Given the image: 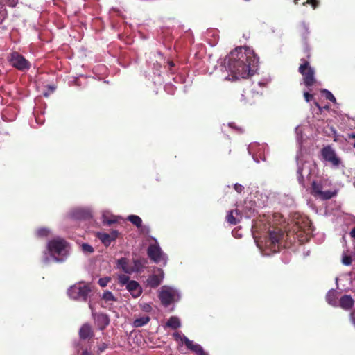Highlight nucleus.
Instances as JSON below:
<instances>
[{"mask_svg":"<svg viewBox=\"0 0 355 355\" xmlns=\"http://www.w3.org/2000/svg\"><path fill=\"white\" fill-rule=\"evenodd\" d=\"M227 70L235 78H246L253 75L258 58L249 47H236L227 56Z\"/></svg>","mask_w":355,"mask_h":355,"instance_id":"obj_1","label":"nucleus"},{"mask_svg":"<svg viewBox=\"0 0 355 355\" xmlns=\"http://www.w3.org/2000/svg\"><path fill=\"white\" fill-rule=\"evenodd\" d=\"M288 236V234L278 227H273L268 232V236L266 240V246L272 252H277L282 246L286 247L284 243Z\"/></svg>","mask_w":355,"mask_h":355,"instance_id":"obj_2","label":"nucleus"},{"mask_svg":"<svg viewBox=\"0 0 355 355\" xmlns=\"http://www.w3.org/2000/svg\"><path fill=\"white\" fill-rule=\"evenodd\" d=\"M300 61L302 63L299 66L298 71L302 76L303 83L307 87H312L316 83L315 70L306 59L302 58Z\"/></svg>","mask_w":355,"mask_h":355,"instance_id":"obj_3","label":"nucleus"},{"mask_svg":"<svg viewBox=\"0 0 355 355\" xmlns=\"http://www.w3.org/2000/svg\"><path fill=\"white\" fill-rule=\"evenodd\" d=\"M91 289L89 286L74 284L68 289V295L74 300L86 302Z\"/></svg>","mask_w":355,"mask_h":355,"instance_id":"obj_4","label":"nucleus"},{"mask_svg":"<svg viewBox=\"0 0 355 355\" xmlns=\"http://www.w3.org/2000/svg\"><path fill=\"white\" fill-rule=\"evenodd\" d=\"M158 297L162 305L166 307L172 304L175 299H180L179 293L176 290L165 286L161 288Z\"/></svg>","mask_w":355,"mask_h":355,"instance_id":"obj_5","label":"nucleus"},{"mask_svg":"<svg viewBox=\"0 0 355 355\" xmlns=\"http://www.w3.org/2000/svg\"><path fill=\"white\" fill-rule=\"evenodd\" d=\"M8 61L15 69L24 71L31 68V63L21 54L14 51L9 55Z\"/></svg>","mask_w":355,"mask_h":355,"instance_id":"obj_6","label":"nucleus"},{"mask_svg":"<svg viewBox=\"0 0 355 355\" xmlns=\"http://www.w3.org/2000/svg\"><path fill=\"white\" fill-rule=\"evenodd\" d=\"M322 184L313 181L311 187V193L315 197H319L322 200H329L336 196V193L331 191H322Z\"/></svg>","mask_w":355,"mask_h":355,"instance_id":"obj_7","label":"nucleus"},{"mask_svg":"<svg viewBox=\"0 0 355 355\" xmlns=\"http://www.w3.org/2000/svg\"><path fill=\"white\" fill-rule=\"evenodd\" d=\"M67 243L61 238H56L48 243V250L52 256L61 255L67 247Z\"/></svg>","mask_w":355,"mask_h":355,"instance_id":"obj_8","label":"nucleus"},{"mask_svg":"<svg viewBox=\"0 0 355 355\" xmlns=\"http://www.w3.org/2000/svg\"><path fill=\"white\" fill-rule=\"evenodd\" d=\"M297 33H298V35L300 37L302 41L304 42V45H305L304 52H305L306 56L307 59H309L311 57V54H310V49L307 45V42L309 40V36L310 34V31L309 30L308 26L304 22H302L297 26Z\"/></svg>","mask_w":355,"mask_h":355,"instance_id":"obj_9","label":"nucleus"},{"mask_svg":"<svg viewBox=\"0 0 355 355\" xmlns=\"http://www.w3.org/2000/svg\"><path fill=\"white\" fill-rule=\"evenodd\" d=\"M321 155L325 161L331 163L334 166H338L340 163V159L330 146L324 147L321 150Z\"/></svg>","mask_w":355,"mask_h":355,"instance_id":"obj_10","label":"nucleus"},{"mask_svg":"<svg viewBox=\"0 0 355 355\" xmlns=\"http://www.w3.org/2000/svg\"><path fill=\"white\" fill-rule=\"evenodd\" d=\"M149 258L155 263H159L162 259V250L158 245H150L148 248Z\"/></svg>","mask_w":355,"mask_h":355,"instance_id":"obj_11","label":"nucleus"},{"mask_svg":"<svg viewBox=\"0 0 355 355\" xmlns=\"http://www.w3.org/2000/svg\"><path fill=\"white\" fill-rule=\"evenodd\" d=\"M126 288L135 298L140 296L142 293V288L141 286L135 280L130 281L126 286Z\"/></svg>","mask_w":355,"mask_h":355,"instance_id":"obj_12","label":"nucleus"},{"mask_svg":"<svg viewBox=\"0 0 355 355\" xmlns=\"http://www.w3.org/2000/svg\"><path fill=\"white\" fill-rule=\"evenodd\" d=\"M94 318L96 320L98 328L103 330L110 324V319L107 315L105 313H94L92 312Z\"/></svg>","mask_w":355,"mask_h":355,"instance_id":"obj_13","label":"nucleus"},{"mask_svg":"<svg viewBox=\"0 0 355 355\" xmlns=\"http://www.w3.org/2000/svg\"><path fill=\"white\" fill-rule=\"evenodd\" d=\"M184 345L189 349L196 353L197 355H208L200 345L194 344L193 342L190 340L188 338H184Z\"/></svg>","mask_w":355,"mask_h":355,"instance_id":"obj_14","label":"nucleus"},{"mask_svg":"<svg viewBox=\"0 0 355 355\" xmlns=\"http://www.w3.org/2000/svg\"><path fill=\"white\" fill-rule=\"evenodd\" d=\"M78 334L81 340H86L92 338L94 336L91 325L88 323H85L81 326Z\"/></svg>","mask_w":355,"mask_h":355,"instance_id":"obj_15","label":"nucleus"},{"mask_svg":"<svg viewBox=\"0 0 355 355\" xmlns=\"http://www.w3.org/2000/svg\"><path fill=\"white\" fill-rule=\"evenodd\" d=\"M339 303L343 309L349 310L353 307L354 301L350 295H345L340 299Z\"/></svg>","mask_w":355,"mask_h":355,"instance_id":"obj_16","label":"nucleus"},{"mask_svg":"<svg viewBox=\"0 0 355 355\" xmlns=\"http://www.w3.org/2000/svg\"><path fill=\"white\" fill-rule=\"evenodd\" d=\"M163 279V275L153 274L150 275L147 279L148 285L151 288H156L160 285Z\"/></svg>","mask_w":355,"mask_h":355,"instance_id":"obj_17","label":"nucleus"},{"mask_svg":"<svg viewBox=\"0 0 355 355\" xmlns=\"http://www.w3.org/2000/svg\"><path fill=\"white\" fill-rule=\"evenodd\" d=\"M166 327L171 328L172 329H177L181 327L180 320L176 316H171L167 320Z\"/></svg>","mask_w":355,"mask_h":355,"instance_id":"obj_18","label":"nucleus"},{"mask_svg":"<svg viewBox=\"0 0 355 355\" xmlns=\"http://www.w3.org/2000/svg\"><path fill=\"white\" fill-rule=\"evenodd\" d=\"M117 266L121 268L125 273H130L133 270L128 267V260L125 258H121L117 261Z\"/></svg>","mask_w":355,"mask_h":355,"instance_id":"obj_19","label":"nucleus"},{"mask_svg":"<svg viewBox=\"0 0 355 355\" xmlns=\"http://www.w3.org/2000/svg\"><path fill=\"white\" fill-rule=\"evenodd\" d=\"M97 237L106 247L109 246L112 241H113L110 236H108V233L98 232L97 234Z\"/></svg>","mask_w":355,"mask_h":355,"instance_id":"obj_20","label":"nucleus"},{"mask_svg":"<svg viewBox=\"0 0 355 355\" xmlns=\"http://www.w3.org/2000/svg\"><path fill=\"white\" fill-rule=\"evenodd\" d=\"M150 318L149 316H143V317H141V318H137L135 319L134 321H133V326L136 328H138V327H143L144 325L146 324L147 323H148V322L150 321Z\"/></svg>","mask_w":355,"mask_h":355,"instance_id":"obj_21","label":"nucleus"},{"mask_svg":"<svg viewBox=\"0 0 355 355\" xmlns=\"http://www.w3.org/2000/svg\"><path fill=\"white\" fill-rule=\"evenodd\" d=\"M236 214V215L239 214V211L237 209L235 210H231L230 211L226 216L227 221L231 224V225H236L239 222V220L236 218V217L234 216V214Z\"/></svg>","mask_w":355,"mask_h":355,"instance_id":"obj_22","label":"nucleus"},{"mask_svg":"<svg viewBox=\"0 0 355 355\" xmlns=\"http://www.w3.org/2000/svg\"><path fill=\"white\" fill-rule=\"evenodd\" d=\"M127 219L137 227H141L142 220L139 216L137 215H130Z\"/></svg>","mask_w":355,"mask_h":355,"instance_id":"obj_23","label":"nucleus"},{"mask_svg":"<svg viewBox=\"0 0 355 355\" xmlns=\"http://www.w3.org/2000/svg\"><path fill=\"white\" fill-rule=\"evenodd\" d=\"M102 299L105 300L106 302L114 301L116 302L117 299L114 296V295L110 291H105L103 293Z\"/></svg>","mask_w":355,"mask_h":355,"instance_id":"obj_24","label":"nucleus"},{"mask_svg":"<svg viewBox=\"0 0 355 355\" xmlns=\"http://www.w3.org/2000/svg\"><path fill=\"white\" fill-rule=\"evenodd\" d=\"M145 261L141 260V259H136L134 260V268L135 269L133 270L135 271H140L143 268L144 265L145 263Z\"/></svg>","mask_w":355,"mask_h":355,"instance_id":"obj_25","label":"nucleus"},{"mask_svg":"<svg viewBox=\"0 0 355 355\" xmlns=\"http://www.w3.org/2000/svg\"><path fill=\"white\" fill-rule=\"evenodd\" d=\"M6 16V9L4 6V4L0 1V24L3 22Z\"/></svg>","mask_w":355,"mask_h":355,"instance_id":"obj_26","label":"nucleus"},{"mask_svg":"<svg viewBox=\"0 0 355 355\" xmlns=\"http://www.w3.org/2000/svg\"><path fill=\"white\" fill-rule=\"evenodd\" d=\"M36 234L38 237H46L49 234V230L47 228L42 227L37 230Z\"/></svg>","mask_w":355,"mask_h":355,"instance_id":"obj_27","label":"nucleus"},{"mask_svg":"<svg viewBox=\"0 0 355 355\" xmlns=\"http://www.w3.org/2000/svg\"><path fill=\"white\" fill-rule=\"evenodd\" d=\"M322 92L324 94V96L327 100L331 101L332 103H336V99L331 92L327 89H324Z\"/></svg>","mask_w":355,"mask_h":355,"instance_id":"obj_28","label":"nucleus"},{"mask_svg":"<svg viewBox=\"0 0 355 355\" xmlns=\"http://www.w3.org/2000/svg\"><path fill=\"white\" fill-rule=\"evenodd\" d=\"M345 139L355 148V133L347 134Z\"/></svg>","mask_w":355,"mask_h":355,"instance_id":"obj_29","label":"nucleus"},{"mask_svg":"<svg viewBox=\"0 0 355 355\" xmlns=\"http://www.w3.org/2000/svg\"><path fill=\"white\" fill-rule=\"evenodd\" d=\"M307 4L311 5L313 9H315L318 7L320 2L318 0H306V1L302 3L304 6H306Z\"/></svg>","mask_w":355,"mask_h":355,"instance_id":"obj_30","label":"nucleus"},{"mask_svg":"<svg viewBox=\"0 0 355 355\" xmlns=\"http://www.w3.org/2000/svg\"><path fill=\"white\" fill-rule=\"evenodd\" d=\"M110 281H111V277H105L100 278L98 279V283L101 287H105Z\"/></svg>","mask_w":355,"mask_h":355,"instance_id":"obj_31","label":"nucleus"},{"mask_svg":"<svg viewBox=\"0 0 355 355\" xmlns=\"http://www.w3.org/2000/svg\"><path fill=\"white\" fill-rule=\"evenodd\" d=\"M173 337L176 341L180 340L183 343H184V338H187L185 336L182 335L180 332L178 331L174 332Z\"/></svg>","mask_w":355,"mask_h":355,"instance_id":"obj_32","label":"nucleus"},{"mask_svg":"<svg viewBox=\"0 0 355 355\" xmlns=\"http://www.w3.org/2000/svg\"><path fill=\"white\" fill-rule=\"evenodd\" d=\"M119 280L120 284L122 285H125V284L127 285L128 283L130 281L129 279V277L127 275H120L119 277Z\"/></svg>","mask_w":355,"mask_h":355,"instance_id":"obj_33","label":"nucleus"},{"mask_svg":"<svg viewBox=\"0 0 355 355\" xmlns=\"http://www.w3.org/2000/svg\"><path fill=\"white\" fill-rule=\"evenodd\" d=\"M82 250L85 252L92 253L94 252V248L92 245L88 243H83L82 245Z\"/></svg>","mask_w":355,"mask_h":355,"instance_id":"obj_34","label":"nucleus"},{"mask_svg":"<svg viewBox=\"0 0 355 355\" xmlns=\"http://www.w3.org/2000/svg\"><path fill=\"white\" fill-rule=\"evenodd\" d=\"M342 262L345 266H349L352 264V259L350 256L344 255L343 257Z\"/></svg>","mask_w":355,"mask_h":355,"instance_id":"obj_35","label":"nucleus"},{"mask_svg":"<svg viewBox=\"0 0 355 355\" xmlns=\"http://www.w3.org/2000/svg\"><path fill=\"white\" fill-rule=\"evenodd\" d=\"M119 232L116 230H112L110 233H108V236H110L111 239L113 241L116 240L118 237Z\"/></svg>","mask_w":355,"mask_h":355,"instance_id":"obj_36","label":"nucleus"},{"mask_svg":"<svg viewBox=\"0 0 355 355\" xmlns=\"http://www.w3.org/2000/svg\"><path fill=\"white\" fill-rule=\"evenodd\" d=\"M304 97L305 98V101L307 103H309L313 99V94H311L310 93L305 92H304Z\"/></svg>","mask_w":355,"mask_h":355,"instance_id":"obj_37","label":"nucleus"},{"mask_svg":"<svg viewBox=\"0 0 355 355\" xmlns=\"http://www.w3.org/2000/svg\"><path fill=\"white\" fill-rule=\"evenodd\" d=\"M297 173L299 174V178H298L299 182L304 186V177L302 175V168H299L297 170Z\"/></svg>","mask_w":355,"mask_h":355,"instance_id":"obj_38","label":"nucleus"},{"mask_svg":"<svg viewBox=\"0 0 355 355\" xmlns=\"http://www.w3.org/2000/svg\"><path fill=\"white\" fill-rule=\"evenodd\" d=\"M234 188L238 193H241L244 189L243 186L238 183L234 185Z\"/></svg>","mask_w":355,"mask_h":355,"instance_id":"obj_39","label":"nucleus"},{"mask_svg":"<svg viewBox=\"0 0 355 355\" xmlns=\"http://www.w3.org/2000/svg\"><path fill=\"white\" fill-rule=\"evenodd\" d=\"M6 3L11 7H15L18 3V0H5Z\"/></svg>","mask_w":355,"mask_h":355,"instance_id":"obj_40","label":"nucleus"},{"mask_svg":"<svg viewBox=\"0 0 355 355\" xmlns=\"http://www.w3.org/2000/svg\"><path fill=\"white\" fill-rule=\"evenodd\" d=\"M107 348V345L103 343L102 346L99 347L98 351L103 352Z\"/></svg>","mask_w":355,"mask_h":355,"instance_id":"obj_41","label":"nucleus"},{"mask_svg":"<svg viewBox=\"0 0 355 355\" xmlns=\"http://www.w3.org/2000/svg\"><path fill=\"white\" fill-rule=\"evenodd\" d=\"M80 355H92L91 352H88L87 349H85L82 352Z\"/></svg>","mask_w":355,"mask_h":355,"instance_id":"obj_42","label":"nucleus"},{"mask_svg":"<svg viewBox=\"0 0 355 355\" xmlns=\"http://www.w3.org/2000/svg\"><path fill=\"white\" fill-rule=\"evenodd\" d=\"M350 236L355 239V227H354L350 232Z\"/></svg>","mask_w":355,"mask_h":355,"instance_id":"obj_43","label":"nucleus"},{"mask_svg":"<svg viewBox=\"0 0 355 355\" xmlns=\"http://www.w3.org/2000/svg\"><path fill=\"white\" fill-rule=\"evenodd\" d=\"M151 309L150 306V305H148L146 304L144 307V309L146 311H150Z\"/></svg>","mask_w":355,"mask_h":355,"instance_id":"obj_44","label":"nucleus"},{"mask_svg":"<svg viewBox=\"0 0 355 355\" xmlns=\"http://www.w3.org/2000/svg\"><path fill=\"white\" fill-rule=\"evenodd\" d=\"M54 259H55V261H57V262L62 261V259H60V258H59V257H54Z\"/></svg>","mask_w":355,"mask_h":355,"instance_id":"obj_45","label":"nucleus"},{"mask_svg":"<svg viewBox=\"0 0 355 355\" xmlns=\"http://www.w3.org/2000/svg\"><path fill=\"white\" fill-rule=\"evenodd\" d=\"M168 65L170 66L171 68L174 66V62L173 61H168Z\"/></svg>","mask_w":355,"mask_h":355,"instance_id":"obj_46","label":"nucleus"},{"mask_svg":"<svg viewBox=\"0 0 355 355\" xmlns=\"http://www.w3.org/2000/svg\"><path fill=\"white\" fill-rule=\"evenodd\" d=\"M295 5L298 4L299 0H293Z\"/></svg>","mask_w":355,"mask_h":355,"instance_id":"obj_47","label":"nucleus"},{"mask_svg":"<svg viewBox=\"0 0 355 355\" xmlns=\"http://www.w3.org/2000/svg\"><path fill=\"white\" fill-rule=\"evenodd\" d=\"M114 223V221H112V220H109V221L107 222V223H108V224H112V223Z\"/></svg>","mask_w":355,"mask_h":355,"instance_id":"obj_48","label":"nucleus"},{"mask_svg":"<svg viewBox=\"0 0 355 355\" xmlns=\"http://www.w3.org/2000/svg\"><path fill=\"white\" fill-rule=\"evenodd\" d=\"M89 308H90L92 310L93 309L92 306V304H89Z\"/></svg>","mask_w":355,"mask_h":355,"instance_id":"obj_49","label":"nucleus"},{"mask_svg":"<svg viewBox=\"0 0 355 355\" xmlns=\"http://www.w3.org/2000/svg\"><path fill=\"white\" fill-rule=\"evenodd\" d=\"M242 97L243 98L242 100L245 101V98H244L245 97V94H242Z\"/></svg>","mask_w":355,"mask_h":355,"instance_id":"obj_50","label":"nucleus"},{"mask_svg":"<svg viewBox=\"0 0 355 355\" xmlns=\"http://www.w3.org/2000/svg\"><path fill=\"white\" fill-rule=\"evenodd\" d=\"M315 105H316L317 107H319V105H318V103H315Z\"/></svg>","mask_w":355,"mask_h":355,"instance_id":"obj_51","label":"nucleus"}]
</instances>
